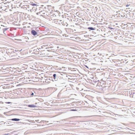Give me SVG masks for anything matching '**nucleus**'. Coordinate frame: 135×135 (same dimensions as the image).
Segmentation results:
<instances>
[{
    "label": "nucleus",
    "mask_w": 135,
    "mask_h": 135,
    "mask_svg": "<svg viewBox=\"0 0 135 135\" xmlns=\"http://www.w3.org/2000/svg\"><path fill=\"white\" fill-rule=\"evenodd\" d=\"M31 33L34 36L36 35L37 34V32L35 31L34 30H32V31Z\"/></svg>",
    "instance_id": "nucleus-1"
},
{
    "label": "nucleus",
    "mask_w": 135,
    "mask_h": 135,
    "mask_svg": "<svg viewBox=\"0 0 135 135\" xmlns=\"http://www.w3.org/2000/svg\"><path fill=\"white\" fill-rule=\"evenodd\" d=\"M28 106L30 108H35L36 107V106L34 105H29Z\"/></svg>",
    "instance_id": "nucleus-2"
},
{
    "label": "nucleus",
    "mask_w": 135,
    "mask_h": 135,
    "mask_svg": "<svg viewBox=\"0 0 135 135\" xmlns=\"http://www.w3.org/2000/svg\"><path fill=\"white\" fill-rule=\"evenodd\" d=\"M12 120L15 121H18L20 120V119L17 118H14L11 119Z\"/></svg>",
    "instance_id": "nucleus-3"
},
{
    "label": "nucleus",
    "mask_w": 135,
    "mask_h": 135,
    "mask_svg": "<svg viewBox=\"0 0 135 135\" xmlns=\"http://www.w3.org/2000/svg\"><path fill=\"white\" fill-rule=\"evenodd\" d=\"M88 29L91 30H94V28L91 27H88Z\"/></svg>",
    "instance_id": "nucleus-4"
},
{
    "label": "nucleus",
    "mask_w": 135,
    "mask_h": 135,
    "mask_svg": "<svg viewBox=\"0 0 135 135\" xmlns=\"http://www.w3.org/2000/svg\"><path fill=\"white\" fill-rule=\"evenodd\" d=\"M53 76L54 77V79H55L56 78V74H54L53 75Z\"/></svg>",
    "instance_id": "nucleus-5"
},
{
    "label": "nucleus",
    "mask_w": 135,
    "mask_h": 135,
    "mask_svg": "<svg viewBox=\"0 0 135 135\" xmlns=\"http://www.w3.org/2000/svg\"><path fill=\"white\" fill-rule=\"evenodd\" d=\"M70 110L71 111H76L77 110L76 109H71Z\"/></svg>",
    "instance_id": "nucleus-6"
},
{
    "label": "nucleus",
    "mask_w": 135,
    "mask_h": 135,
    "mask_svg": "<svg viewBox=\"0 0 135 135\" xmlns=\"http://www.w3.org/2000/svg\"><path fill=\"white\" fill-rule=\"evenodd\" d=\"M39 13H37V15H39Z\"/></svg>",
    "instance_id": "nucleus-7"
},
{
    "label": "nucleus",
    "mask_w": 135,
    "mask_h": 135,
    "mask_svg": "<svg viewBox=\"0 0 135 135\" xmlns=\"http://www.w3.org/2000/svg\"><path fill=\"white\" fill-rule=\"evenodd\" d=\"M128 5H127L126 6V7H128Z\"/></svg>",
    "instance_id": "nucleus-8"
},
{
    "label": "nucleus",
    "mask_w": 135,
    "mask_h": 135,
    "mask_svg": "<svg viewBox=\"0 0 135 135\" xmlns=\"http://www.w3.org/2000/svg\"><path fill=\"white\" fill-rule=\"evenodd\" d=\"M33 93H32V95H33Z\"/></svg>",
    "instance_id": "nucleus-9"
}]
</instances>
